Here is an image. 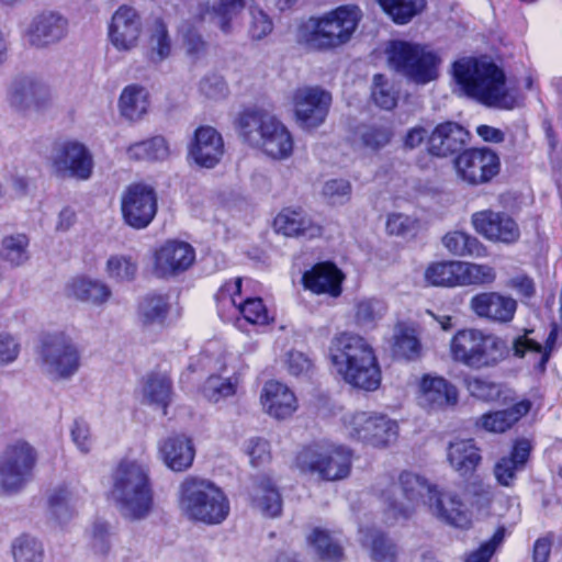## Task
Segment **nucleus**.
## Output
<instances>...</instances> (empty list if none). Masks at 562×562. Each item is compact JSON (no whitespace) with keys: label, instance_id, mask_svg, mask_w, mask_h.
<instances>
[{"label":"nucleus","instance_id":"obj_1","mask_svg":"<svg viewBox=\"0 0 562 562\" xmlns=\"http://www.w3.org/2000/svg\"><path fill=\"white\" fill-rule=\"evenodd\" d=\"M380 497L386 506L387 519L409 517L422 502L441 522L458 529L471 528V512L463 495L451 488L428 484L416 474L402 473L400 484L390 483L380 491Z\"/></svg>","mask_w":562,"mask_h":562},{"label":"nucleus","instance_id":"obj_2","mask_svg":"<svg viewBox=\"0 0 562 562\" xmlns=\"http://www.w3.org/2000/svg\"><path fill=\"white\" fill-rule=\"evenodd\" d=\"M451 72L461 95L502 110L518 104L515 91L506 85L505 72L487 57H461L452 64Z\"/></svg>","mask_w":562,"mask_h":562},{"label":"nucleus","instance_id":"obj_3","mask_svg":"<svg viewBox=\"0 0 562 562\" xmlns=\"http://www.w3.org/2000/svg\"><path fill=\"white\" fill-rule=\"evenodd\" d=\"M328 357L335 372L348 384L364 391H375L381 384V370L372 346L351 333L336 335Z\"/></svg>","mask_w":562,"mask_h":562},{"label":"nucleus","instance_id":"obj_4","mask_svg":"<svg viewBox=\"0 0 562 562\" xmlns=\"http://www.w3.org/2000/svg\"><path fill=\"white\" fill-rule=\"evenodd\" d=\"M111 497L123 517H146L154 503L148 465L140 460H122L113 473Z\"/></svg>","mask_w":562,"mask_h":562},{"label":"nucleus","instance_id":"obj_5","mask_svg":"<svg viewBox=\"0 0 562 562\" xmlns=\"http://www.w3.org/2000/svg\"><path fill=\"white\" fill-rule=\"evenodd\" d=\"M239 136L276 160L290 158L294 140L289 128L274 115L261 110H246L237 120Z\"/></svg>","mask_w":562,"mask_h":562},{"label":"nucleus","instance_id":"obj_6","mask_svg":"<svg viewBox=\"0 0 562 562\" xmlns=\"http://www.w3.org/2000/svg\"><path fill=\"white\" fill-rule=\"evenodd\" d=\"M178 506L183 516L205 525H218L229 514V501L210 480L188 475L178 487Z\"/></svg>","mask_w":562,"mask_h":562},{"label":"nucleus","instance_id":"obj_7","mask_svg":"<svg viewBox=\"0 0 562 562\" xmlns=\"http://www.w3.org/2000/svg\"><path fill=\"white\" fill-rule=\"evenodd\" d=\"M452 360L472 370L490 369L508 355L506 341L497 335L476 328L458 330L451 338Z\"/></svg>","mask_w":562,"mask_h":562},{"label":"nucleus","instance_id":"obj_8","mask_svg":"<svg viewBox=\"0 0 562 562\" xmlns=\"http://www.w3.org/2000/svg\"><path fill=\"white\" fill-rule=\"evenodd\" d=\"M387 67L407 81L425 86L439 76L440 58L419 44L406 41H390L384 49Z\"/></svg>","mask_w":562,"mask_h":562},{"label":"nucleus","instance_id":"obj_9","mask_svg":"<svg viewBox=\"0 0 562 562\" xmlns=\"http://www.w3.org/2000/svg\"><path fill=\"white\" fill-rule=\"evenodd\" d=\"M362 19V11L353 4L340 5L305 24L304 40L312 48H334L350 41Z\"/></svg>","mask_w":562,"mask_h":562},{"label":"nucleus","instance_id":"obj_10","mask_svg":"<svg viewBox=\"0 0 562 562\" xmlns=\"http://www.w3.org/2000/svg\"><path fill=\"white\" fill-rule=\"evenodd\" d=\"M82 367V351L69 335L64 333L49 337L40 353L42 373L52 382L70 381Z\"/></svg>","mask_w":562,"mask_h":562},{"label":"nucleus","instance_id":"obj_11","mask_svg":"<svg viewBox=\"0 0 562 562\" xmlns=\"http://www.w3.org/2000/svg\"><path fill=\"white\" fill-rule=\"evenodd\" d=\"M303 473L317 474L326 481L345 479L350 472V450L329 442H318L303 448L295 459Z\"/></svg>","mask_w":562,"mask_h":562},{"label":"nucleus","instance_id":"obj_12","mask_svg":"<svg viewBox=\"0 0 562 562\" xmlns=\"http://www.w3.org/2000/svg\"><path fill=\"white\" fill-rule=\"evenodd\" d=\"M342 432L373 447H386L398 435L397 423L376 412H350L341 418Z\"/></svg>","mask_w":562,"mask_h":562},{"label":"nucleus","instance_id":"obj_13","mask_svg":"<svg viewBox=\"0 0 562 562\" xmlns=\"http://www.w3.org/2000/svg\"><path fill=\"white\" fill-rule=\"evenodd\" d=\"M37 461L34 447L25 440L8 445L0 457V488L16 493L32 479Z\"/></svg>","mask_w":562,"mask_h":562},{"label":"nucleus","instance_id":"obj_14","mask_svg":"<svg viewBox=\"0 0 562 562\" xmlns=\"http://www.w3.org/2000/svg\"><path fill=\"white\" fill-rule=\"evenodd\" d=\"M50 167L57 177L86 181L93 173L94 159L86 144L77 139H66L53 148Z\"/></svg>","mask_w":562,"mask_h":562},{"label":"nucleus","instance_id":"obj_15","mask_svg":"<svg viewBox=\"0 0 562 562\" xmlns=\"http://www.w3.org/2000/svg\"><path fill=\"white\" fill-rule=\"evenodd\" d=\"M240 278L227 281L216 294L218 314L225 318V310L232 308V316L240 315L252 325H267L272 321L260 297H246L241 295Z\"/></svg>","mask_w":562,"mask_h":562},{"label":"nucleus","instance_id":"obj_16","mask_svg":"<svg viewBox=\"0 0 562 562\" xmlns=\"http://www.w3.org/2000/svg\"><path fill=\"white\" fill-rule=\"evenodd\" d=\"M453 167L460 181L469 186H481L498 175L501 160L491 148H469L454 158Z\"/></svg>","mask_w":562,"mask_h":562},{"label":"nucleus","instance_id":"obj_17","mask_svg":"<svg viewBox=\"0 0 562 562\" xmlns=\"http://www.w3.org/2000/svg\"><path fill=\"white\" fill-rule=\"evenodd\" d=\"M121 212L128 226L146 228L157 213V195L153 187L144 183L128 186L121 195Z\"/></svg>","mask_w":562,"mask_h":562},{"label":"nucleus","instance_id":"obj_18","mask_svg":"<svg viewBox=\"0 0 562 562\" xmlns=\"http://www.w3.org/2000/svg\"><path fill=\"white\" fill-rule=\"evenodd\" d=\"M292 103L297 124L304 130H313L325 122L331 97L318 87H301L293 92Z\"/></svg>","mask_w":562,"mask_h":562},{"label":"nucleus","instance_id":"obj_19","mask_svg":"<svg viewBox=\"0 0 562 562\" xmlns=\"http://www.w3.org/2000/svg\"><path fill=\"white\" fill-rule=\"evenodd\" d=\"M68 19L55 10H44L34 15L24 31L26 42L45 48L63 41L68 34Z\"/></svg>","mask_w":562,"mask_h":562},{"label":"nucleus","instance_id":"obj_20","mask_svg":"<svg viewBox=\"0 0 562 562\" xmlns=\"http://www.w3.org/2000/svg\"><path fill=\"white\" fill-rule=\"evenodd\" d=\"M194 259L195 251L190 244L170 239L155 250L153 272L159 278H171L188 270Z\"/></svg>","mask_w":562,"mask_h":562},{"label":"nucleus","instance_id":"obj_21","mask_svg":"<svg viewBox=\"0 0 562 562\" xmlns=\"http://www.w3.org/2000/svg\"><path fill=\"white\" fill-rule=\"evenodd\" d=\"M143 23L139 13L132 7L121 5L112 15L109 38L119 52H130L139 42Z\"/></svg>","mask_w":562,"mask_h":562},{"label":"nucleus","instance_id":"obj_22","mask_svg":"<svg viewBox=\"0 0 562 562\" xmlns=\"http://www.w3.org/2000/svg\"><path fill=\"white\" fill-rule=\"evenodd\" d=\"M471 222L475 232L491 241L512 244L520 236L517 223L503 212L492 210L475 212Z\"/></svg>","mask_w":562,"mask_h":562},{"label":"nucleus","instance_id":"obj_23","mask_svg":"<svg viewBox=\"0 0 562 562\" xmlns=\"http://www.w3.org/2000/svg\"><path fill=\"white\" fill-rule=\"evenodd\" d=\"M224 155L222 135L211 126H200L195 130L188 146V157L203 168H213Z\"/></svg>","mask_w":562,"mask_h":562},{"label":"nucleus","instance_id":"obj_24","mask_svg":"<svg viewBox=\"0 0 562 562\" xmlns=\"http://www.w3.org/2000/svg\"><path fill=\"white\" fill-rule=\"evenodd\" d=\"M457 387L442 376L425 374L418 386V404L428 411H441L458 403Z\"/></svg>","mask_w":562,"mask_h":562},{"label":"nucleus","instance_id":"obj_25","mask_svg":"<svg viewBox=\"0 0 562 562\" xmlns=\"http://www.w3.org/2000/svg\"><path fill=\"white\" fill-rule=\"evenodd\" d=\"M260 402L263 412L277 420L289 419L299 409L295 393L286 384L276 380L265 383Z\"/></svg>","mask_w":562,"mask_h":562},{"label":"nucleus","instance_id":"obj_26","mask_svg":"<svg viewBox=\"0 0 562 562\" xmlns=\"http://www.w3.org/2000/svg\"><path fill=\"white\" fill-rule=\"evenodd\" d=\"M471 311L480 318L493 323H509L516 313L517 302L498 292H482L470 300Z\"/></svg>","mask_w":562,"mask_h":562},{"label":"nucleus","instance_id":"obj_27","mask_svg":"<svg viewBox=\"0 0 562 562\" xmlns=\"http://www.w3.org/2000/svg\"><path fill=\"white\" fill-rule=\"evenodd\" d=\"M247 8V0H207L200 2L194 16L204 21L213 19L224 34H231L235 30V20Z\"/></svg>","mask_w":562,"mask_h":562},{"label":"nucleus","instance_id":"obj_28","mask_svg":"<svg viewBox=\"0 0 562 562\" xmlns=\"http://www.w3.org/2000/svg\"><path fill=\"white\" fill-rule=\"evenodd\" d=\"M274 231L285 237H319L323 228L302 209L286 207L280 211L273 221Z\"/></svg>","mask_w":562,"mask_h":562},{"label":"nucleus","instance_id":"obj_29","mask_svg":"<svg viewBox=\"0 0 562 562\" xmlns=\"http://www.w3.org/2000/svg\"><path fill=\"white\" fill-rule=\"evenodd\" d=\"M235 360L233 355L226 358L224 366V372L228 373V369L232 373L228 375L212 374L203 384L202 394L210 402L217 403L224 398L234 396L237 393V389L241 382L243 371L245 370L244 364L237 367L233 363Z\"/></svg>","mask_w":562,"mask_h":562},{"label":"nucleus","instance_id":"obj_30","mask_svg":"<svg viewBox=\"0 0 562 562\" xmlns=\"http://www.w3.org/2000/svg\"><path fill=\"white\" fill-rule=\"evenodd\" d=\"M342 272L331 262H319L303 274L306 290L315 294L338 297L341 294Z\"/></svg>","mask_w":562,"mask_h":562},{"label":"nucleus","instance_id":"obj_31","mask_svg":"<svg viewBox=\"0 0 562 562\" xmlns=\"http://www.w3.org/2000/svg\"><path fill=\"white\" fill-rule=\"evenodd\" d=\"M159 457L171 471L183 472L191 468L195 450L188 437L182 435L172 436L160 442Z\"/></svg>","mask_w":562,"mask_h":562},{"label":"nucleus","instance_id":"obj_32","mask_svg":"<svg viewBox=\"0 0 562 562\" xmlns=\"http://www.w3.org/2000/svg\"><path fill=\"white\" fill-rule=\"evenodd\" d=\"M468 132L458 123L445 122L436 126L429 136V151L439 157H447L463 147Z\"/></svg>","mask_w":562,"mask_h":562},{"label":"nucleus","instance_id":"obj_33","mask_svg":"<svg viewBox=\"0 0 562 562\" xmlns=\"http://www.w3.org/2000/svg\"><path fill=\"white\" fill-rule=\"evenodd\" d=\"M531 445L527 439L515 441L509 456L501 458L494 465L496 481L503 486H512L517 473L522 471L530 456Z\"/></svg>","mask_w":562,"mask_h":562},{"label":"nucleus","instance_id":"obj_34","mask_svg":"<svg viewBox=\"0 0 562 562\" xmlns=\"http://www.w3.org/2000/svg\"><path fill=\"white\" fill-rule=\"evenodd\" d=\"M78 497L68 484H59L47 493L49 519L56 525L66 526L77 513Z\"/></svg>","mask_w":562,"mask_h":562},{"label":"nucleus","instance_id":"obj_35","mask_svg":"<svg viewBox=\"0 0 562 562\" xmlns=\"http://www.w3.org/2000/svg\"><path fill=\"white\" fill-rule=\"evenodd\" d=\"M66 291L68 296L94 306L103 305L112 295L111 289L103 281L87 277L72 279Z\"/></svg>","mask_w":562,"mask_h":562},{"label":"nucleus","instance_id":"obj_36","mask_svg":"<svg viewBox=\"0 0 562 562\" xmlns=\"http://www.w3.org/2000/svg\"><path fill=\"white\" fill-rule=\"evenodd\" d=\"M530 402L522 400L509 408L482 415L476 425L488 432L502 434L510 429L530 411Z\"/></svg>","mask_w":562,"mask_h":562},{"label":"nucleus","instance_id":"obj_37","mask_svg":"<svg viewBox=\"0 0 562 562\" xmlns=\"http://www.w3.org/2000/svg\"><path fill=\"white\" fill-rule=\"evenodd\" d=\"M250 495L254 507L262 515L277 517L281 514V496L270 477H259L254 483Z\"/></svg>","mask_w":562,"mask_h":562},{"label":"nucleus","instance_id":"obj_38","mask_svg":"<svg viewBox=\"0 0 562 562\" xmlns=\"http://www.w3.org/2000/svg\"><path fill=\"white\" fill-rule=\"evenodd\" d=\"M46 94L45 88L35 79L30 77L15 78L8 89V101L11 106L19 111L37 106V99Z\"/></svg>","mask_w":562,"mask_h":562},{"label":"nucleus","instance_id":"obj_39","mask_svg":"<svg viewBox=\"0 0 562 562\" xmlns=\"http://www.w3.org/2000/svg\"><path fill=\"white\" fill-rule=\"evenodd\" d=\"M119 112L130 122L139 121L149 106L148 92L139 85L126 86L119 98Z\"/></svg>","mask_w":562,"mask_h":562},{"label":"nucleus","instance_id":"obj_40","mask_svg":"<svg viewBox=\"0 0 562 562\" xmlns=\"http://www.w3.org/2000/svg\"><path fill=\"white\" fill-rule=\"evenodd\" d=\"M448 461L460 475H467L476 469L481 456L472 439H461L449 445Z\"/></svg>","mask_w":562,"mask_h":562},{"label":"nucleus","instance_id":"obj_41","mask_svg":"<svg viewBox=\"0 0 562 562\" xmlns=\"http://www.w3.org/2000/svg\"><path fill=\"white\" fill-rule=\"evenodd\" d=\"M124 153L132 161H162L170 156V148L165 137L154 136L131 143Z\"/></svg>","mask_w":562,"mask_h":562},{"label":"nucleus","instance_id":"obj_42","mask_svg":"<svg viewBox=\"0 0 562 562\" xmlns=\"http://www.w3.org/2000/svg\"><path fill=\"white\" fill-rule=\"evenodd\" d=\"M393 128L387 122L360 124L355 131V142L362 148L378 151L390 144Z\"/></svg>","mask_w":562,"mask_h":562},{"label":"nucleus","instance_id":"obj_43","mask_svg":"<svg viewBox=\"0 0 562 562\" xmlns=\"http://www.w3.org/2000/svg\"><path fill=\"white\" fill-rule=\"evenodd\" d=\"M172 42L168 27L160 19H156L149 27L147 40V59L151 64H160L170 57Z\"/></svg>","mask_w":562,"mask_h":562},{"label":"nucleus","instance_id":"obj_44","mask_svg":"<svg viewBox=\"0 0 562 562\" xmlns=\"http://www.w3.org/2000/svg\"><path fill=\"white\" fill-rule=\"evenodd\" d=\"M463 498L471 512L472 526L475 518L487 515L494 499L493 487L482 481H473L465 486Z\"/></svg>","mask_w":562,"mask_h":562},{"label":"nucleus","instance_id":"obj_45","mask_svg":"<svg viewBox=\"0 0 562 562\" xmlns=\"http://www.w3.org/2000/svg\"><path fill=\"white\" fill-rule=\"evenodd\" d=\"M10 554L13 562H44L43 542L31 533H21L12 539Z\"/></svg>","mask_w":562,"mask_h":562},{"label":"nucleus","instance_id":"obj_46","mask_svg":"<svg viewBox=\"0 0 562 562\" xmlns=\"http://www.w3.org/2000/svg\"><path fill=\"white\" fill-rule=\"evenodd\" d=\"M442 244L454 256H472L477 258L486 256V248L480 240L461 231L447 233L442 238Z\"/></svg>","mask_w":562,"mask_h":562},{"label":"nucleus","instance_id":"obj_47","mask_svg":"<svg viewBox=\"0 0 562 562\" xmlns=\"http://www.w3.org/2000/svg\"><path fill=\"white\" fill-rule=\"evenodd\" d=\"M460 261H440L430 263L424 273L425 281L434 286H460Z\"/></svg>","mask_w":562,"mask_h":562},{"label":"nucleus","instance_id":"obj_48","mask_svg":"<svg viewBox=\"0 0 562 562\" xmlns=\"http://www.w3.org/2000/svg\"><path fill=\"white\" fill-rule=\"evenodd\" d=\"M387 311L386 303L376 297H363L355 304V321L362 328H374Z\"/></svg>","mask_w":562,"mask_h":562},{"label":"nucleus","instance_id":"obj_49","mask_svg":"<svg viewBox=\"0 0 562 562\" xmlns=\"http://www.w3.org/2000/svg\"><path fill=\"white\" fill-rule=\"evenodd\" d=\"M169 311V303L164 295L145 296L138 305V321L144 326L162 324Z\"/></svg>","mask_w":562,"mask_h":562},{"label":"nucleus","instance_id":"obj_50","mask_svg":"<svg viewBox=\"0 0 562 562\" xmlns=\"http://www.w3.org/2000/svg\"><path fill=\"white\" fill-rule=\"evenodd\" d=\"M30 239L25 234H13L2 239L1 258L13 267L24 265L30 259Z\"/></svg>","mask_w":562,"mask_h":562},{"label":"nucleus","instance_id":"obj_51","mask_svg":"<svg viewBox=\"0 0 562 562\" xmlns=\"http://www.w3.org/2000/svg\"><path fill=\"white\" fill-rule=\"evenodd\" d=\"M383 10L397 24L408 23L425 8V0H378Z\"/></svg>","mask_w":562,"mask_h":562},{"label":"nucleus","instance_id":"obj_52","mask_svg":"<svg viewBox=\"0 0 562 562\" xmlns=\"http://www.w3.org/2000/svg\"><path fill=\"white\" fill-rule=\"evenodd\" d=\"M460 286L487 285L496 280V271L490 265L460 261Z\"/></svg>","mask_w":562,"mask_h":562},{"label":"nucleus","instance_id":"obj_53","mask_svg":"<svg viewBox=\"0 0 562 562\" xmlns=\"http://www.w3.org/2000/svg\"><path fill=\"white\" fill-rule=\"evenodd\" d=\"M361 542L370 548L371 558L374 562H395L397 550L394 543L376 530L363 533Z\"/></svg>","mask_w":562,"mask_h":562},{"label":"nucleus","instance_id":"obj_54","mask_svg":"<svg viewBox=\"0 0 562 562\" xmlns=\"http://www.w3.org/2000/svg\"><path fill=\"white\" fill-rule=\"evenodd\" d=\"M144 396L149 404L156 405L166 414L171 400V381L167 375H151L144 386Z\"/></svg>","mask_w":562,"mask_h":562},{"label":"nucleus","instance_id":"obj_55","mask_svg":"<svg viewBox=\"0 0 562 562\" xmlns=\"http://www.w3.org/2000/svg\"><path fill=\"white\" fill-rule=\"evenodd\" d=\"M137 270V261L130 255H112L108 258L105 263L108 277L116 282H130L134 280Z\"/></svg>","mask_w":562,"mask_h":562},{"label":"nucleus","instance_id":"obj_56","mask_svg":"<svg viewBox=\"0 0 562 562\" xmlns=\"http://www.w3.org/2000/svg\"><path fill=\"white\" fill-rule=\"evenodd\" d=\"M558 327L559 326L557 324L553 325V328L547 338L544 348L542 347L541 344L529 338L527 335L517 337L513 342L514 355L517 357H524L527 352L540 353V363L543 367L549 359V351L553 349L554 341L558 335Z\"/></svg>","mask_w":562,"mask_h":562},{"label":"nucleus","instance_id":"obj_57","mask_svg":"<svg viewBox=\"0 0 562 562\" xmlns=\"http://www.w3.org/2000/svg\"><path fill=\"white\" fill-rule=\"evenodd\" d=\"M371 98L379 108L392 110L397 103L398 93L384 75L376 74L372 80Z\"/></svg>","mask_w":562,"mask_h":562},{"label":"nucleus","instance_id":"obj_58","mask_svg":"<svg viewBox=\"0 0 562 562\" xmlns=\"http://www.w3.org/2000/svg\"><path fill=\"white\" fill-rule=\"evenodd\" d=\"M419 341L413 328L398 325L394 333V352L406 359L416 357L419 352Z\"/></svg>","mask_w":562,"mask_h":562},{"label":"nucleus","instance_id":"obj_59","mask_svg":"<svg viewBox=\"0 0 562 562\" xmlns=\"http://www.w3.org/2000/svg\"><path fill=\"white\" fill-rule=\"evenodd\" d=\"M308 540L324 560L338 561L342 557L341 547L323 529H315Z\"/></svg>","mask_w":562,"mask_h":562},{"label":"nucleus","instance_id":"obj_60","mask_svg":"<svg viewBox=\"0 0 562 562\" xmlns=\"http://www.w3.org/2000/svg\"><path fill=\"white\" fill-rule=\"evenodd\" d=\"M273 31L270 15L257 5L249 7L248 35L254 41L267 37Z\"/></svg>","mask_w":562,"mask_h":562},{"label":"nucleus","instance_id":"obj_61","mask_svg":"<svg viewBox=\"0 0 562 562\" xmlns=\"http://www.w3.org/2000/svg\"><path fill=\"white\" fill-rule=\"evenodd\" d=\"M465 386L473 397L485 402L497 401L503 394L501 384L477 376L467 379Z\"/></svg>","mask_w":562,"mask_h":562},{"label":"nucleus","instance_id":"obj_62","mask_svg":"<svg viewBox=\"0 0 562 562\" xmlns=\"http://www.w3.org/2000/svg\"><path fill=\"white\" fill-rule=\"evenodd\" d=\"M351 184L346 179H331L324 183L323 196L331 205H342L351 198Z\"/></svg>","mask_w":562,"mask_h":562},{"label":"nucleus","instance_id":"obj_63","mask_svg":"<svg viewBox=\"0 0 562 562\" xmlns=\"http://www.w3.org/2000/svg\"><path fill=\"white\" fill-rule=\"evenodd\" d=\"M505 537V529L498 528L493 537L481 547L469 553L464 562H488L494 554L496 547L503 541Z\"/></svg>","mask_w":562,"mask_h":562},{"label":"nucleus","instance_id":"obj_64","mask_svg":"<svg viewBox=\"0 0 562 562\" xmlns=\"http://www.w3.org/2000/svg\"><path fill=\"white\" fill-rule=\"evenodd\" d=\"M285 367L293 376H306L313 369L312 360L301 351H290L285 357Z\"/></svg>","mask_w":562,"mask_h":562}]
</instances>
